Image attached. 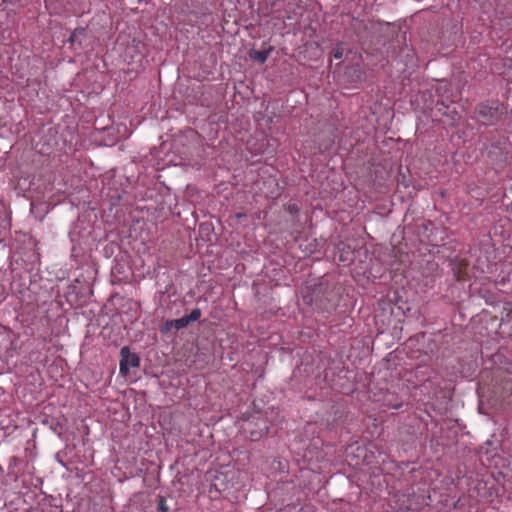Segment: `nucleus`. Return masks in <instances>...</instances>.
Returning <instances> with one entry per match:
<instances>
[{
  "label": "nucleus",
  "instance_id": "f03ea898",
  "mask_svg": "<svg viewBox=\"0 0 512 512\" xmlns=\"http://www.w3.org/2000/svg\"><path fill=\"white\" fill-rule=\"evenodd\" d=\"M271 49L262 50V51H253L250 53V57L259 63L263 64L269 57Z\"/></svg>",
  "mask_w": 512,
  "mask_h": 512
},
{
  "label": "nucleus",
  "instance_id": "6e6552de",
  "mask_svg": "<svg viewBox=\"0 0 512 512\" xmlns=\"http://www.w3.org/2000/svg\"><path fill=\"white\" fill-rule=\"evenodd\" d=\"M267 431H268V427H267V425H265V426L261 429V433H260V435H263L264 433H267Z\"/></svg>",
  "mask_w": 512,
  "mask_h": 512
},
{
  "label": "nucleus",
  "instance_id": "7ed1b4c3",
  "mask_svg": "<svg viewBox=\"0 0 512 512\" xmlns=\"http://www.w3.org/2000/svg\"><path fill=\"white\" fill-rule=\"evenodd\" d=\"M189 324L190 323H189V320L187 319L186 315L181 317V318H178V319H175V320H171V323H170V325H174V328L177 329V330L185 328Z\"/></svg>",
  "mask_w": 512,
  "mask_h": 512
},
{
  "label": "nucleus",
  "instance_id": "20e7f679",
  "mask_svg": "<svg viewBox=\"0 0 512 512\" xmlns=\"http://www.w3.org/2000/svg\"><path fill=\"white\" fill-rule=\"evenodd\" d=\"M84 33H85V29H84V28H76V29L72 32V34L70 35L69 42H70L71 44L76 43V42H77V40H78V37H79L80 35H83Z\"/></svg>",
  "mask_w": 512,
  "mask_h": 512
},
{
  "label": "nucleus",
  "instance_id": "423d86ee",
  "mask_svg": "<svg viewBox=\"0 0 512 512\" xmlns=\"http://www.w3.org/2000/svg\"><path fill=\"white\" fill-rule=\"evenodd\" d=\"M170 323H171V320L166 321V322L161 326L160 331H161L162 333H167V332H169L172 328H174V325H170Z\"/></svg>",
  "mask_w": 512,
  "mask_h": 512
},
{
  "label": "nucleus",
  "instance_id": "39448f33",
  "mask_svg": "<svg viewBox=\"0 0 512 512\" xmlns=\"http://www.w3.org/2000/svg\"><path fill=\"white\" fill-rule=\"evenodd\" d=\"M189 323L197 321L201 317V310L199 308L193 309L188 315H186Z\"/></svg>",
  "mask_w": 512,
  "mask_h": 512
},
{
  "label": "nucleus",
  "instance_id": "f257e3e1",
  "mask_svg": "<svg viewBox=\"0 0 512 512\" xmlns=\"http://www.w3.org/2000/svg\"><path fill=\"white\" fill-rule=\"evenodd\" d=\"M121 359L119 363L120 374L126 376L129 374L131 368L140 365V358L136 353H132L129 347L124 346L120 351Z\"/></svg>",
  "mask_w": 512,
  "mask_h": 512
},
{
  "label": "nucleus",
  "instance_id": "0eeeda50",
  "mask_svg": "<svg viewBox=\"0 0 512 512\" xmlns=\"http://www.w3.org/2000/svg\"><path fill=\"white\" fill-rule=\"evenodd\" d=\"M343 56V49L341 47H337L333 50L334 59H341Z\"/></svg>",
  "mask_w": 512,
  "mask_h": 512
},
{
  "label": "nucleus",
  "instance_id": "1a4fd4ad",
  "mask_svg": "<svg viewBox=\"0 0 512 512\" xmlns=\"http://www.w3.org/2000/svg\"><path fill=\"white\" fill-rule=\"evenodd\" d=\"M159 508H160L161 510H166V509H167V508L164 506L163 501H161V502H160V504H159Z\"/></svg>",
  "mask_w": 512,
  "mask_h": 512
}]
</instances>
